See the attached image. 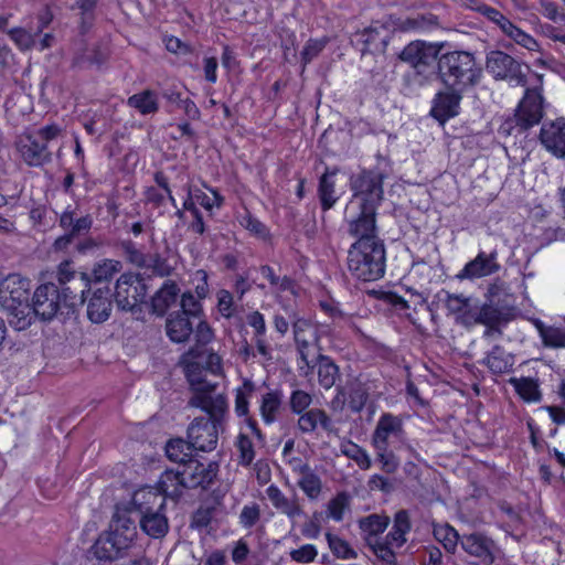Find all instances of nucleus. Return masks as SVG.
Masks as SVG:
<instances>
[{
    "label": "nucleus",
    "mask_w": 565,
    "mask_h": 565,
    "mask_svg": "<svg viewBox=\"0 0 565 565\" xmlns=\"http://www.w3.org/2000/svg\"><path fill=\"white\" fill-rule=\"evenodd\" d=\"M371 445L375 450V459L386 473H394L401 465L396 450L405 448L412 457L418 459V454L407 443L404 418L392 413H382L371 436Z\"/></svg>",
    "instance_id": "obj_1"
},
{
    "label": "nucleus",
    "mask_w": 565,
    "mask_h": 565,
    "mask_svg": "<svg viewBox=\"0 0 565 565\" xmlns=\"http://www.w3.org/2000/svg\"><path fill=\"white\" fill-rule=\"evenodd\" d=\"M196 356V350L190 349L181 358V364L192 390L189 405L205 412L211 420L223 423L228 411L226 396L217 392L216 384L201 377L199 363L194 361Z\"/></svg>",
    "instance_id": "obj_2"
},
{
    "label": "nucleus",
    "mask_w": 565,
    "mask_h": 565,
    "mask_svg": "<svg viewBox=\"0 0 565 565\" xmlns=\"http://www.w3.org/2000/svg\"><path fill=\"white\" fill-rule=\"evenodd\" d=\"M438 76L449 89H466L479 84L482 67L477 63L472 53L451 51L439 55Z\"/></svg>",
    "instance_id": "obj_3"
},
{
    "label": "nucleus",
    "mask_w": 565,
    "mask_h": 565,
    "mask_svg": "<svg viewBox=\"0 0 565 565\" xmlns=\"http://www.w3.org/2000/svg\"><path fill=\"white\" fill-rule=\"evenodd\" d=\"M281 309L291 320L294 340L297 349V366L299 374L309 377L315 372L317 355L322 351L321 344H317V334L313 331V322L299 317L291 306H282Z\"/></svg>",
    "instance_id": "obj_4"
},
{
    "label": "nucleus",
    "mask_w": 565,
    "mask_h": 565,
    "mask_svg": "<svg viewBox=\"0 0 565 565\" xmlns=\"http://www.w3.org/2000/svg\"><path fill=\"white\" fill-rule=\"evenodd\" d=\"M386 253L384 243H353L348 252V269L361 281H375L384 276Z\"/></svg>",
    "instance_id": "obj_5"
},
{
    "label": "nucleus",
    "mask_w": 565,
    "mask_h": 565,
    "mask_svg": "<svg viewBox=\"0 0 565 565\" xmlns=\"http://www.w3.org/2000/svg\"><path fill=\"white\" fill-rule=\"evenodd\" d=\"M427 19L425 17L416 18H399L388 15L383 18L382 21L372 23L365 28L360 36L364 44L363 52H385L390 42V32H411L422 31L427 26Z\"/></svg>",
    "instance_id": "obj_6"
},
{
    "label": "nucleus",
    "mask_w": 565,
    "mask_h": 565,
    "mask_svg": "<svg viewBox=\"0 0 565 565\" xmlns=\"http://www.w3.org/2000/svg\"><path fill=\"white\" fill-rule=\"evenodd\" d=\"M138 536L135 521L126 514H116L110 529L96 542V553L100 558L116 559L121 557L135 544Z\"/></svg>",
    "instance_id": "obj_7"
},
{
    "label": "nucleus",
    "mask_w": 565,
    "mask_h": 565,
    "mask_svg": "<svg viewBox=\"0 0 565 565\" xmlns=\"http://www.w3.org/2000/svg\"><path fill=\"white\" fill-rule=\"evenodd\" d=\"M78 292L72 290V287L60 289L55 284L49 282L35 289L32 307L34 313L42 320H51L63 308H73L78 302Z\"/></svg>",
    "instance_id": "obj_8"
},
{
    "label": "nucleus",
    "mask_w": 565,
    "mask_h": 565,
    "mask_svg": "<svg viewBox=\"0 0 565 565\" xmlns=\"http://www.w3.org/2000/svg\"><path fill=\"white\" fill-rule=\"evenodd\" d=\"M536 76L539 84L525 88L524 95L515 108V126L521 130H527L539 125L544 116L546 102L543 96L542 75Z\"/></svg>",
    "instance_id": "obj_9"
},
{
    "label": "nucleus",
    "mask_w": 565,
    "mask_h": 565,
    "mask_svg": "<svg viewBox=\"0 0 565 565\" xmlns=\"http://www.w3.org/2000/svg\"><path fill=\"white\" fill-rule=\"evenodd\" d=\"M441 46L416 40L408 43L398 54V58L409 64L417 75L428 78L434 75L435 63H438Z\"/></svg>",
    "instance_id": "obj_10"
},
{
    "label": "nucleus",
    "mask_w": 565,
    "mask_h": 565,
    "mask_svg": "<svg viewBox=\"0 0 565 565\" xmlns=\"http://www.w3.org/2000/svg\"><path fill=\"white\" fill-rule=\"evenodd\" d=\"M383 174L377 170H362L350 179L353 198L361 201L360 206L376 209L383 199Z\"/></svg>",
    "instance_id": "obj_11"
},
{
    "label": "nucleus",
    "mask_w": 565,
    "mask_h": 565,
    "mask_svg": "<svg viewBox=\"0 0 565 565\" xmlns=\"http://www.w3.org/2000/svg\"><path fill=\"white\" fill-rule=\"evenodd\" d=\"M487 71L497 79H507L512 86H526V73L522 65L511 55L492 51L487 56Z\"/></svg>",
    "instance_id": "obj_12"
},
{
    "label": "nucleus",
    "mask_w": 565,
    "mask_h": 565,
    "mask_svg": "<svg viewBox=\"0 0 565 565\" xmlns=\"http://www.w3.org/2000/svg\"><path fill=\"white\" fill-rule=\"evenodd\" d=\"M147 296V286L139 275L122 274L115 288V298L119 308L132 310L137 305L143 302Z\"/></svg>",
    "instance_id": "obj_13"
},
{
    "label": "nucleus",
    "mask_w": 565,
    "mask_h": 565,
    "mask_svg": "<svg viewBox=\"0 0 565 565\" xmlns=\"http://www.w3.org/2000/svg\"><path fill=\"white\" fill-rule=\"evenodd\" d=\"M179 467L183 487L186 489L206 488L215 479L218 471L216 462H201L194 458H189L185 462H181Z\"/></svg>",
    "instance_id": "obj_14"
},
{
    "label": "nucleus",
    "mask_w": 565,
    "mask_h": 565,
    "mask_svg": "<svg viewBox=\"0 0 565 565\" xmlns=\"http://www.w3.org/2000/svg\"><path fill=\"white\" fill-rule=\"evenodd\" d=\"M222 423L203 417L195 418L188 428V440L192 449L212 451L216 448Z\"/></svg>",
    "instance_id": "obj_15"
},
{
    "label": "nucleus",
    "mask_w": 565,
    "mask_h": 565,
    "mask_svg": "<svg viewBox=\"0 0 565 565\" xmlns=\"http://www.w3.org/2000/svg\"><path fill=\"white\" fill-rule=\"evenodd\" d=\"M542 147L557 159H565V118L546 119L540 129Z\"/></svg>",
    "instance_id": "obj_16"
},
{
    "label": "nucleus",
    "mask_w": 565,
    "mask_h": 565,
    "mask_svg": "<svg viewBox=\"0 0 565 565\" xmlns=\"http://www.w3.org/2000/svg\"><path fill=\"white\" fill-rule=\"evenodd\" d=\"M500 268L498 252L495 249L490 253L481 250L473 259L463 266L456 275V278L459 280H475L497 274Z\"/></svg>",
    "instance_id": "obj_17"
},
{
    "label": "nucleus",
    "mask_w": 565,
    "mask_h": 565,
    "mask_svg": "<svg viewBox=\"0 0 565 565\" xmlns=\"http://www.w3.org/2000/svg\"><path fill=\"white\" fill-rule=\"evenodd\" d=\"M360 207V215L348 222V233L358 238L354 243H382L376 233V209L372 206Z\"/></svg>",
    "instance_id": "obj_18"
},
{
    "label": "nucleus",
    "mask_w": 565,
    "mask_h": 565,
    "mask_svg": "<svg viewBox=\"0 0 565 565\" xmlns=\"http://www.w3.org/2000/svg\"><path fill=\"white\" fill-rule=\"evenodd\" d=\"M462 550L470 556L481 559L483 563L494 562V542L480 532L462 534L460 537Z\"/></svg>",
    "instance_id": "obj_19"
},
{
    "label": "nucleus",
    "mask_w": 565,
    "mask_h": 565,
    "mask_svg": "<svg viewBox=\"0 0 565 565\" xmlns=\"http://www.w3.org/2000/svg\"><path fill=\"white\" fill-rule=\"evenodd\" d=\"M463 90L448 88L447 92L436 94L430 115L441 124L457 116Z\"/></svg>",
    "instance_id": "obj_20"
},
{
    "label": "nucleus",
    "mask_w": 565,
    "mask_h": 565,
    "mask_svg": "<svg viewBox=\"0 0 565 565\" xmlns=\"http://www.w3.org/2000/svg\"><path fill=\"white\" fill-rule=\"evenodd\" d=\"M479 363L486 366L493 375L509 374L513 371L515 355L508 352L503 347L495 344L486 352Z\"/></svg>",
    "instance_id": "obj_21"
},
{
    "label": "nucleus",
    "mask_w": 565,
    "mask_h": 565,
    "mask_svg": "<svg viewBox=\"0 0 565 565\" xmlns=\"http://www.w3.org/2000/svg\"><path fill=\"white\" fill-rule=\"evenodd\" d=\"M113 310L111 294L108 288L96 289L87 302V317L93 323L106 321Z\"/></svg>",
    "instance_id": "obj_22"
},
{
    "label": "nucleus",
    "mask_w": 565,
    "mask_h": 565,
    "mask_svg": "<svg viewBox=\"0 0 565 565\" xmlns=\"http://www.w3.org/2000/svg\"><path fill=\"white\" fill-rule=\"evenodd\" d=\"M93 217L89 213L82 214L76 207L68 205L60 216V226L73 236H79L89 232Z\"/></svg>",
    "instance_id": "obj_23"
},
{
    "label": "nucleus",
    "mask_w": 565,
    "mask_h": 565,
    "mask_svg": "<svg viewBox=\"0 0 565 565\" xmlns=\"http://www.w3.org/2000/svg\"><path fill=\"white\" fill-rule=\"evenodd\" d=\"M20 151L23 160L29 166L39 167L51 160V152L47 146L33 135H28L25 139L21 141Z\"/></svg>",
    "instance_id": "obj_24"
},
{
    "label": "nucleus",
    "mask_w": 565,
    "mask_h": 565,
    "mask_svg": "<svg viewBox=\"0 0 565 565\" xmlns=\"http://www.w3.org/2000/svg\"><path fill=\"white\" fill-rule=\"evenodd\" d=\"M57 279L62 285V288L72 287V290L78 292L79 295L78 301H84V294L89 284L86 274L76 273L72 268V263L70 260H64L58 265Z\"/></svg>",
    "instance_id": "obj_25"
},
{
    "label": "nucleus",
    "mask_w": 565,
    "mask_h": 565,
    "mask_svg": "<svg viewBox=\"0 0 565 565\" xmlns=\"http://www.w3.org/2000/svg\"><path fill=\"white\" fill-rule=\"evenodd\" d=\"M339 173L338 168H326L321 174L318 184V196L320 200L321 209L328 211L334 206L339 200V195L335 191L337 175Z\"/></svg>",
    "instance_id": "obj_26"
},
{
    "label": "nucleus",
    "mask_w": 565,
    "mask_h": 565,
    "mask_svg": "<svg viewBox=\"0 0 565 565\" xmlns=\"http://www.w3.org/2000/svg\"><path fill=\"white\" fill-rule=\"evenodd\" d=\"M282 392L279 390H269L262 394L259 398V415L265 425H271L278 420L282 407Z\"/></svg>",
    "instance_id": "obj_27"
},
{
    "label": "nucleus",
    "mask_w": 565,
    "mask_h": 565,
    "mask_svg": "<svg viewBox=\"0 0 565 565\" xmlns=\"http://www.w3.org/2000/svg\"><path fill=\"white\" fill-rule=\"evenodd\" d=\"M131 504L139 514H143L156 510H164L166 498L159 491L146 488L134 493Z\"/></svg>",
    "instance_id": "obj_28"
},
{
    "label": "nucleus",
    "mask_w": 565,
    "mask_h": 565,
    "mask_svg": "<svg viewBox=\"0 0 565 565\" xmlns=\"http://www.w3.org/2000/svg\"><path fill=\"white\" fill-rule=\"evenodd\" d=\"M266 494L274 508L287 515L290 520H294L303 513L297 497H294L292 499L287 498L277 486L270 484L266 489Z\"/></svg>",
    "instance_id": "obj_29"
},
{
    "label": "nucleus",
    "mask_w": 565,
    "mask_h": 565,
    "mask_svg": "<svg viewBox=\"0 0 565 565\" xmlns=\"http://www.w3.org/2000/svg\"><path fill=\"white\" fill-rule=\"evenodd\" d=\"M139 524L141 530L152 539H161L166 536L169 531V523L164 510L139 514Z\"/></svg>",
    "instance_id": "obj_30"
},
{
    "label": "nucleus",
    "mask_w": 565,
    "mask_h": 565,
    "mask_svg": "<svg viewBox=\"0 0 565 565\" xmlns=\"http://www.w3.org/2000/svg\"><path fill=\"white\" fill-rule=\"evenodd\" d=\"M194 319L181 313L171 315L167 320V334L171 341L181 343L193 332Z\"/></svg>",
    "instance_id": "obj_31"
},
{
    "label": "nucleus",
    "mask_w": 565,
    "mask_h": 565,
    "mask_svg": "<svg viewBox=\"0 0 565 565\" xmlns=\"http://www.w3.org/2000/svg\"><path fill=\"white\" fill-rule=\"evenodd\" d=\"M315 370H317L318 382L324 390L334 386L340 376L339 366L330 356L322 354V351L317 355Z\"/></svg>",
    "instance_id": "obj_32"
},
{
    "label": "nucleus",
    "mask_w": 565,
    "mask_h": 565,
    "mask_svg": "<svg viewBox=\"0 0 565 565\" xmlns=\"http://www.w3.org/2000/svg\"><path fill=\"white\" fill-rule=\"evenodd\" d=\"M299 415L298 428L305 434L315 431L319 425L324 430L331 429V419L323 409L312 408Z\"/></svg>",
    "instance_id": "obj_33"
},
{
    "label": "nucleus",
    "mask_w": 565,
    "mask_h": 565,
    "mask_svg": "<svg viewBox=\"0 0 565 565\" xmlns=\"http://www.w3.org/2000/svg\"><path fill=\"white\" fill-rule=\"evenodd\" d=\"M472 324L479 323L483 326L503 327L509 321L508 312L492 303L483 305L478 312L472 315Z\"/></svg>",
    "instance_id": "obj_34"
},
{
    "label": "nucleus",
    "mask_w": 565,
    "mask_h": 565,
    "mask_svg": "<svg viewBox=\"0 0 565 565\" xmlns=\"http://www.w3.org/2000/svg\"><path fill=\"white\" fill-rule=\"evenodd\" d=\"M179 288L173 281H166L152 297V310L158 316H163L173 305L179 295Z\"/></svg>",
    "instance_id": "obj_35"
},
{
    "label": "nucleus",
    "mask_w": 565,
    "mask_h": 565,
    "mask_svg": "<svg viewBox=\"0 0 565 565\" xmlns=\"http://www.w3.org/2000/svg\"><path fill=\"white\" fill-rule=\"evenodd\" d=\"M411 531V521L407 511L401 510L395 514L392 530L387 533L384 542L395 548L402 547L405 542V535Z\"/></svg>",
    "instance_id": "obj_36"
},
{
    "label": "nucleus",
    "mask_w": 565,
    "mask_h": 565,
    "mask_svg": "<svg viewBox=\"0 0 565 565\" xmlns=\"http://www.w3.org/2000/svg\"><path fill=\"white\" fill-rule=\"evenodd\" d=\"M181 469L178 466L175 469H167L159 479V490L166 498H179L183 489V480H181Z\"/></svg>",
    "instance_id": "obj_37"
},
{
    "label": "nucleus",
    "mask_w": 565,
    "mask_h": 565,
    "mask_svg": "<svg viewBox=\"0 0 565 565\" xmlns=\"http://www.w3.org/2000/svg\"><path fill=\"white\" fill-rule=\"evenodd\" d=\"M509 383L523 401L527 403H539L542 399L537 380L532 377H511Z\"/></svg>",
    "instance_id": "obj_38"
},
{
    "label": "nucleus",
    "mask_w": 565,
    "mask_h": 565,
    "mask_svg": "<svg viewBox=\"0 0 565 565\" xmlns=\"http://www.w3.org/2000/svg\"><path fill=\"white\" fill-rule=\"evenodd\" d=\"M445 306L449 312L458 315V320L463 324H472L473 312L470 309V298L463 295L447 294Z\"/></svg>",
    "instance_id": "obj_39"
},
{
    "label": "nucleus",
    "mask_w": 565,
    "mask_h": 565,
    "mask_svg": "<svg viewBox=\"0 0 565 565\" xmlns=\"http://www.w3.org/2000/svg\"><path fill=\"white\" fill-rule=\"evenodd\" d=\"M390 523L388 516L371 514L359 521V526L364 534V541L369 544V540H379L377 535L383 533Z\"/></svg>",
    "instance_id": "obj_40"
},
{
    "label": "nucleus",
    "mask_w": 565,
    "mask_h": 565,
    "mask_svg": "<svg viewBox=\"0 0 565 565\" xmlns=\"http://www.w3.org/2000/svg\"><path fill=\"white\" fill-rule=\"evenodd\" d=\"M127 104L141 115L154 114L159 108L157 95L148 89L130 96Z\"/></svg>",
    "instance_id": "obj_41"
},
{
    "label": "nucleus",
    "mask_w": 565,
    "mask_h": 565,
    "mask_svg": "<svg viewBox=\"0 0 565 565\" xmlns=\"http://www.w3.org/2000/svg\"><path fill=\"white\" fill-rule=\"evenodd\" d=\"M433 533L435 539L443 544L448 553L456 552L461 536L452 526L449 524H435Z\"/></svg>",
    "instance_id": "obj_42"
},
{
    "label": "nucleus",
    "mask_w": 565,
    "mask_h": 565,
    "mask_svg": "<svg viewBox=\"0 0 565 565\" xmlns=\"http://www.w3.org/2000/svg\"><path fill=\"white\" fill-rule=\"evenodd\" d=\"M539 333L543 344L553 349L565 348V329L559 327H545L543 323L537 324Z\"/></svg>",
    "instance_id": "obj_43"
},
{
    "label": "nucleus",
    "mask_w": 565,
    "mask_h": 565,
    "mask_svg": "<svg viewBox=\"0 0 565 565\" xmlns=\"http://www.w3.org/2000/svg\"><path fill=\"white\" fill-rule=\"evenodd\" d=\"M297 486L310 500L317 499L322 490L321 479L313 469H310L306 475L298 478Z\"/></svg>",
    "instance_id": "obj_44"
},
{
    "label": "nucleus",
    "mask_w": 565,
    "mask_h": 565,
    "mask_svg": "<svg viewBox=\"0 0 565 565\" xmlns=\"http://www.w3.org/2000/svg\"><path fill=\"white\" fill-rule=\"evenodd\" d=\"M121 270V263L115 259H103L95 264L92 275L95 281L110 280Z\"/></svg>",
    "instance_id": "obj_45"
},
{
    "label": "nucleus",
    "mask_w": 565,
    "mask_h": 565,
    "mask_svg": "<svg viewBox=\"0 0 565 565\" xmlns=\"http://www.w3.org/2000/svg\"><path fill=\"white\" fill-rule=\"evenodd\" d=\"M328 545L338 558L342 559H354L358 557V553L350 546V544L338 535L331 533L326 534Z\"/></svg>",
    "instance_id": "obj_46"
},
{
    "label": "nucleus",
    "mask_w": 565,
    "mask_h": 565,
    "mask_svg": "<svg viewBox=\"0 0 565 565\" xmlns=\"http://www.w3.org/2000/svg\"><path fill=\"white\" fill-rule=\"evenodd\" d=\"M255 385L252 381L245 380L243 385L236 390L235 413L237 416H247L249 413L248 398L254 392Z\"/></svg>",
    "instance_id": "obj_47"
},
{
    "label": "nucleus",
    "mask_w": 565,
    "mask_h": 565,
    "mask_svg": "<svg viewBox=\"0 0 565 565\" xmlns=\"http://www.w3.org/2000/svg\"><path fill=\"white\" fill-rule=\"evenodd\" d=\"M9 35L20 50L26 51L35 45V36L38 34H35L34 28L30 26L29 30L24 28L11 29Z\"/></svg>",
    "instance_id": "obj_48"
},
{
    "label": "nucleus",
    "mask_w": 565,
    "mask_h": 565,
    "mask_svg": "<svg viewBox=\"0 0 565 565\" xmlns=\"http://www.w3.org/2000/svg\"><path fill=\"white\" fill-rule=\"evenodd\" d=\"M504 34L513 40L516 44L529 51H539L540 45L537 41L513 23L509 25Z\"/></svg>",
    "instance_id": "obj_49"
},
{
    "label": "nucleus",
    "mask_w": 565,
    "mask_h": 565,
    "mask_svg": "<svg viewBox=\"0 0 565 565\" xmlns=\"http://www.w3.org/2000/svg\"><path fill=\"white\" fill-rule=\"evenodd\" d=\"M235 446L239 454V465L248 467L255 459L253 441L246 434L241 433L236 438Z\"/></svg>",
    "instance_id": "obj_50"
},
{
    "label": "nucleus",
    "mask_w": 565,
    "mask_h": 565,
    "mask_svg": "<svg viewBox=\"0 0 565 565\" xmlns=\"http://www.w3.org/2000/svg\"><path fill=\"white\" fill-rule=\"evenodd\" d=\"M196 350L198 356L194 359L195 362L199 363L200 371H203L202 363L204 362V369L210 371L212 374L220 375L222 374V359L218 354L214 352H210L205 355L202 349L193 348Z\"/></svg>",
    "instance_id": "obj_51"
},
{
    "label": "nucleus",
    "mask_w": 565,
    "mask_h": 565,
    "mask_svg": "<svg viewBox=\"0 0 565 565\" xmlns=\"http://www.w3.org/2000/svg\"><path fill=\"white\" fill-rule=\"evenodd\" d=\"M369 399V388L362 383L352 385L349 394V407L351 411L359 413L363 409Z\"/></svg>",
    "instance_id": "obj_52"
},
{
    "label": "nucleus",
    "mask_w": 565,
    "mask_h": 565,
    "mask_svg": "<svg viewBox=\"0 0 565 565\" xmlns=\"http://www.w3.org/2000/svg\"><path fill=\"white\" fill-rule=\"evenodd\" d=\"M192 448L188 441H184L182 439H174L168 443L166 447L167 456L170 460L178 462L180 465L181 462H185L188 459V452Z\"/></svg>",
    "instance_id": "obj_53"
},
{
    "label": "nucleus",
    "mask_w": 565,
    "mask_h": 565,
    "mask_svg": "<svg viewBox=\"0 0 565 565\" xmlns=\"http://www.w3.org/2000/svg\"><path fill=\"white\" fill-rule=\"evenodd\" d=\"M260 521V508L257 503L253 502L245 504L239 513L238 522L246 529L250 530Z\"/></svg>",
    "instance_id": "obj_54"
},
{
    "label": "nucleus",
    "mask_w": 565,
    "mask_h": 565,
    "mask_svg": "<svg viewBox=\"0 0 565 565\" xmlns=\"http://www.w3.org/2000/svg\"><path fill=\"white\" fill-rule=\"evenodd\" d=\"M343 454L355 461V463L363 470L372 467V460L365 449L361 448L354 443H350L344 449Z\"/></svg>",
    "instance_id": "obj_55"
},
{
    "label": "nucleus",
    "mask_w": 565,
    "mask_h": 565,
    "mask_svg": "<svg viewBox=\"0 0 565 565\" xmlns=\"http://www.w3.org/2000/svg\"><path fill=\"white\" fill-rule=\"evenodd\" d=\"M312 403V395L308 392L296 388L291 392L289 397V406L294 414H301L306 412V409L311 405Z\"/></svg>",
    "instance_id": "obj_56"
},
{
    "label": "nucleus",
    "mask_w": 565,
    "mask_h": 565,
    "mask_svg": "<svg viewBox=\"0 0 565 565\" xmlns=\"http://www.w3.org/2000/svg\"><path fill=\"white\" fill-rule=\"evenodd\" d=\"M181 315L190 317L192 319H200L202 307L199 300L191 294L185 292L181 297Z\"/></svg>",
    "instance_id": "obj_57"
},
{
    "label": "nucleus",
    "mask_w": 565,
    "mask_h": 565,
    "mask_svg": "<svg viewBox=\"0 0 565 565\" xmlns=\"http://www.w3.org/2000/svg\"><path fill=\"white\" fill-rule=\"evenodd\" d=\"M142 267L151 268L152 273L160 277L169 276L172 271V266L159 254L147 256V265H143Z\"/></svg>",
    "instance_id": "obj_58"
},
{
    "label": "nucleus",
    "mask_w": 565,
    "mask_h": 565,
    "mask_svg": "<svg viewBox=\"0 0 565 565\" xmlns=\"http://www.w3.org/2000/svg\"><path fill=\"white\" fill-rule=\"evenodd\" d=\"M348 507V497L345 493L337 494L328 503V518L339 522L343 519L344 510Z\"/></svg>",
    "instance_id": "obj_59"
},
{
    "label": "nucleus",
    "mask_w": 565,
    "mask_h": 565,
    "mask_svg": "<svg viewBox=\"0 0 565 565\" xmlns=\"http://www.w3.org/2000/svg\"><path fill=\"white\" fill-rule=\"evenodd\" d=\"M239 224L249 231L252 234L258 236V237H266L267 236V228L266 226L256 217H254L252 214L246 212L245 214L239 216Z\"/></svg>",
    "instance_id": "obj_60"
},
{
    "label": "nucleus",
    "mask_w": 565,
    "mask_h": 565,
    "mask_svg": "<svg viewBox=\"0 0 565 565\" xmlns=\"http://www.w3.org/2000/svg\"><path fill=\"white\" fill-rule=\"evenodd\" d=\"M121 249L128 260L136 266L147 265V256L143 255L131 241H124L120 244Z\"/></svg>",
    "instance_id": "obj_61"
},
{
    "label": "nucleus",
    "mask_w": 565,
    "mask_h": 565,
    "mask_svg": "<svg viewBox=\"0 0 565 565\" xmlns=\"http://www.w3.org/2000/svg\"><path fill=\"white\" fill-rule=\"evenodd\" d=\"M318 555V551L312 544H305L297 550L290 552V557L297 563H310L313 562Z\"/></svg>",
    "instance_id": "obj_62"
},
{
    "label": "nucleus",
    "mask_w": 565,
    "mask_h": 565,
    "mask_svg": "<svg viewBox=\"0 0 565 565\" xmlns=\"http://www.w3.org/2000/svg\"><path fill=\"white\" fill-rule=\"evenodd\" d=\"M217 309L224 318H231L234 315L233 296L227 290H220L217 292Z\"/></svg>",
    "instance_id": "obj_63"
},
{
    "label": "nucleus",
    "mask_w": 565,
    "mask_h": 565,
    "mask_svg": "<svg viewBox=\"0 0 565 565\" xmlns=\"http://www.w3.org/2000/svg\"><path fill=\"white\" fill-rule=\"evenodd\" d=\"M326 42L322 40H309L301 52L303 65L310 63L323 50Z\"/></svg>",
    "instance_id": "obj_64"
}]
</instances>
